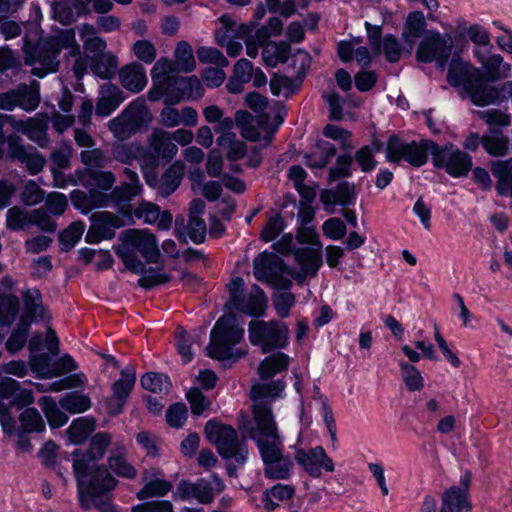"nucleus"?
I'll list each match as a JSON object with an SVG mask.
<instances>
[{"label": "nucleus", "instance_id": "28", "mask_svg": "<svg viewBox=\"0 0 512 512\" xmlns=\"http://www.w3.org/2000/svg\"><path fill=\"white\" fill-rule=\"evenodd\" d=\"M124 99L118 86L111 83L103 85L96 105V114L107 117L120 106Z\"/></svg>", "mask_w": 512, "mask_h": 512}, {"label": "nucleus", "instance_id": "24", "mask_svg": "<svg viewBox=\"0 0 512 512\" xmlns=\"http://www.w3.org/2000/svg\"><path fill=\"white\" fill-rule=\"evenodd\" d=\"M149 147L154 157L165 160L173 159L178 152L177 145L173 142L170 132L163 129H154L148 138Z\"/></svg>", "mask_w": 512, "mask_h": 512}, {"label": "nucleus", "instance_id": "50", "mask_svg": "<svg viewBox=\"0 0 512 512\" xmlns=\"http://www.w3.org/2000/svg\"><path fill=\"white\" fill-rule=\"evenodd\" d=\"M175 66L178 71L189 73L196 67V61L191 45L186 41H180L174 52Z\"/></svg>", "mask_w": 512, "mask_h": 512}, {"label": "nucleus", "instance_id": "20", "mask_svg": "<svg viewBox=\"0 0 512 512\" xmlns=\"http://www.w3.org/2000/svg\"><path fill=\"white\" fill-rule=\"evenodd\" d=\"M78 181L89 192H103L112 189L116 177L111 171L84 168L78 172Z\"/></svg>", "mask_w": 512, "mask_h": 512}, {"label": "nucleus", "instance_id": "16", "mask_svg": "<svg viewBox=\"0 0 512 512\" xmlns=\"http://www.w3.org/2000/svg\"><path fill=\"white\" fill-rule=\"evenodd\" d=\"M48 128L49 116L47 113H37L25 120L16 118L13 120V129L26 136L41 148H46L50 144Z\"/></svg>", "mask_w": 512, "mask_h": 512}, {"label": "nucleus", "instance_id": "15", "mask_svg": "<svg viewBox=\"0 0 512 512\" xmlns=\"http://www.w3.org/2000/svg\"><path fill=\"white\" fill-rule=\"evenodd\" d=\"M123 225L122 218L114 213L107 211L93 213L85 241L96 244L102 240L112 239L115 236L116 229L121 228Z\"/></svg>", "mask_w": 512, "mask_h": 512}, {"label": "nucleus", "instance_id": "36", "mask_svg": "<svg viewBox=\"0 0 512 512\" xmlns=\"http://www.w3.org/2000/svg\"><path fill=\"white\" fill-rule=\"evenodd\" d=\"M290 364V357L283 352H277L267 356L259 364L258 373L262 379L272 378L277 373H280L288 368Z\"/></svg>", "mask_w": 512, "mask_h": 512}, {"label": "nucleus", "instance_id": "10", "mask_svg": "<svg viewBox=\"0 0 512 512\" xmlns=\"http://www.w3.org/2000/svg\"><path fill=\"white\" fill-rule=\"evenodd\" d=\"M453 40L448 34H441L436 30H428L423 35L416 50V59L419 62H436L440 69H444L452 54Z\"/></svg>", "mask_w": 512, "mask_h": 512}, {"label": "nucleus", "instance_id": "19", "mask_svg": "<svg viewBox=\"0 0 512 512\" xmlns=\"http://www.w3.org/2000/svg\"><path fill=\"white\" fill-rule=\"evenodd\" d=\"M481 74V71L469 62L453 58L448 68L447 81L451 86L461 87L465 92Z\"/></svg>", "mask_w": 512, "mask_h": 512}, {"label": "nucleus", "instance_id": "39", "mask_svg": "<svg viewBox=\"0 0 512 512\" xmlns=\"http://www.w3.org/2000/svg\"><path fill=\"white\" fill-rule=\"evenodd\" d=\"M123 112L138 131L151 121V114L146 101L141 97L133 100Z\"/></svg>", "mask_w": 512, "mask_h": 512}, {"label": "nucleus", "instance_id": "34", "mask_svg": "<svg viewBox=\"0 0 512 512\" xmlns=\"http://www.w3.org/2000/svg\"><path fill=\"white\" fill-rule=\"evenodd\" d=\"M205 338L204 330H195L193 332H187L180 330L175 336V346L178 353L181 355L184 363H189L193 357V345H200L202 340Z\"/></svg>", "mask_w": 512, "mask_h": 512}, {"label": "nucleus", "instance_id": "8", "mask_svg": "<svg viewBox=\"0 0 512 512\" xmlns=\"http://www.w3.org/2000/svg\"><path fill=\"white\" fill-rule=\"evenodd\" d=\"M205 434L223 458H234L241 464L246 462L247 446L239 441L238 434L233 427L210 420L205 425Z\"/></svg>", "mask_w": 512, "mask_h": 512}, {"label": "nucleus", "instance_id": "35", "mask_svg": "<svg viewBox=\"0 0 512 512\" xmlns=\"http://www.w3.org/2000/svg\"><path fill=\"white\" fill-rule=\"evenodd\" d=\"M493 176L497 179L496 190L500 195L512 197V158L493 161L490 165Z\"/></svg>", "mask_w": 512, "mask_h": 512}, {"label": "nucleus", "instance_id": "2", "mask_svg": "<svg viewBox=\"0 0 512 512\" xmlns=\"http://www.w3.org/2000/svg\"><path fill=\"white\" fill-rule=\"evenodd\" d=\"M243 433L255 443L263 462L264 476L272 480H287L294 472V459L285 452L284 437L277 423L262 428H246Z\"/></svg>", "mask_w": 512, "mask_h": 512}, {"label": "nucleus", "instance_id": "27", "mask_svg": "<svg viewBox=\"0 0 512 512\" xmlns=\"http://www.w3.org/2000/svg\"><path fill=\"white\" fill-rule=\"evenodd\" d=\"M282 260L273 253L262 252L253 260V274L259 281L272 280L275 272L282 269Z\"/></svg>", "mask_w": 512, "mask_h": 512}, {"label": "nucleus", "instance_id": "6", "mask_svg": "<svg viewBox=\"0 0 512 512\" xmlns=\"http://www.w3.org/2000/svg\"><path fill=\"white\" fill-rule=\"evenodd\" d=\"M204 94V88L196 76L176 77L159 82V90L150 89L148 97L158 101L164 97L165 105H176L182 100H197Z\"/></svg>", "mask_w": 512, "mask_h": 512}, {"label": "nucleus", "instance_id": "44", "mask_svg": "<svg viewBox=\"0 0 512 512\" xmlns=\"http://www.w3.org/2000/svg\"><path fill=\"white\" fill-rule=\"evenodd\" d=\"M290 51V46L287 43L270 42L264 47L262 51V58L267 66L275 67L277 64L288 60Z\"/></svg>", "mask_w": 512, "mask_h": 512}, {"label": "nucleus", "instance_id": "61", "mask_svg": "<svg viewBox=\"0 0 512 512\" xmlns=\"http://www.w3.org/2000/svg\"><path fill=\"white\" fill-rule=\"evenodd\" d=\"M326 197L328 198L327 200L325 196H322L325 204H341L344 206L354 203L356 199L354 187L348 183L339 185L334 192H328Z\"/></svg>", "mask_w": 512, "mask_h": 512}, {"label": "nucleus", "instance_id": "17", "mask_svg": "<svg viewBox=\"0 0 512 512\" xmlns=\"http://www.w3.org/2000/svg\"><path fill=\"white\" fill-rule=\"evenodd\" d=\"M122 239L138 251L147 262L155 263L158 261L160 251L157 240L147 230L129 229L123 233Z\"/></svg>", "mask_w": 512, "mask_h": 512}, {"label": "nucleus", "instance_id": "33", "mask_svg": "<svg viewBox=\"0 0 512 512\" xmlns=\"http://www.w3.org/2000/svg\"><path fill=\"white\" fill-rule=\"evenodd\" d=\"M126 448L122 444H116L108 458L110 470L119 477L134 479L137 471L126 458Z\"/></svg>", "mask_w": 512, "mask_h": 512}, {"label": "nucleus", "instance_id": "40", "mask_svg": "<svg viewBox=\"0 0 512 512\" xmlns=\"http://www.w3.org/2000/svg\"><path fill=\"white\" fill-rule=\"evenodd\" d=\"M184 168L183 162L176 161L164 172L159 185V192L163 197L169 196L178 188L184 175Z\"/></svg>", "mask_w": 512, "mask_h": 512}, {"label": "nucleus", "instance_id": "64", "mask_svg": "<svg viewBox=\"0 0 512 512\" xmlns=\"http://www.w3.org/2000/svg\"><path fill=\"white\" fill-rule=\"evenodd\" d=\"M29 323L24 318H21L17 325V328L11 333L10 337L6 342V349L14 354L21 350L27 340Z\"/></svg>", "mask_w": 512, "mask_h": 512}, {"label": "nucleus", "instance_id": "31", "mask_svg": "<svg viewBox=\"0 0 512 512\" xmlns=\"http://www.w3.org/2000/svg\"><path fill=\"white\" fill-rule=\"evenodd\" d=\"M336 155V147L324 140H319L310 153L304 155V163L310 169H322Z\"/></svg>", "mask_w": 512, "mask_h": 512}, {"label": "nucleus", "instance_id": "23", "mask_svg": "<svg viewBox=\"0 0 512 512\" xmlns=\"http://www.w3.org/2000/svg\"><path fill=\"white\" fill-rule=\"evenodd\" d=\"M473 104L477 106H486L500 102V90L498 87L488 85L483 79V75L468 86L465 91Z\"/></svg>", "mask_w": 512, "mask_h": 512}, {"label": "nucleus", "instance_id": "25", "mask_svg": "<svg viewBox=\"0 0 512 512\" xmlns=\"http://www.w3.org/2000/svg\"><path fill=\"white\" fill-rule=\"evenodd\" d=\"M219 21L221 26L215 32V40L220 46H224L228 40H246L250 36L251 29L249 26L238 23L229 16L223 15L219 18Z\"/></svg>", "mask_w": 512, "mask_h": 512}, {"label": "nucleus", "instance_id": "9", "mask_svg": "<svg viewBox=\"0 0 512 512\" xmlns=\"http://www.w3.org/2000/svg\"><path fill=\"white\" fill-rule=\"evenodd\" d=\"M248 334L251 344L259 346L263 353L285 348L288 344V327L279 321L253 320L249 323Z\"/></svg>", "mask_w": 512, "mask_h": 512}, {"label": "nucleus", "instance_id": "62", "mask_svg": "<svg viewBox=\"0 0 512 512\" xmlns=\"http://www.w3.org/2000/svg\"><path fill=\"white\" fill-rule=\"evenodd\" d=\"M141 386L154 393L168 391L171 383L169 377L162 373L149 372L144 374L140 380Z\"/></svg>", "mask_w": 512, "mask_h": 512}, {"label": "nucleus", "instance_id": "41", "mask_svg": "<svg viewBox=\"0 0 512 512\" xmlns=\"http://www.w3.org/2000/svg\"><path fill=\"white\" fill-rule=\"evenodd\" d=\"M17 94V106L23 110L34 111L40 103L39 83L33 81L29 86L21 84L15 88Z\"/></svg>", "mask_w": 512, "mask_h": 512}, {"label": "nucleus", "instance_id": "42", "mask_svg": "<svg viewBox=\"0 0 512 512\" xmlns=\"http://www.w3.org/2000/svg\"><path fill=\"white\" fill-rule=\"evenodd\" d=\"M27 151L28 149L22 143V139L16 134L4 136L0 140V159L7 157L12 161L19 162Z\"/></svg>", "mask_w": 512, "mask_h": 512}, {"label": "nucleus", "instance_id": "38", "mask_svg": "<svg viewBox=\"0 0 512 512\" xmlns=\"http://www.w3.org/2000/svg\"><path fill=\"white\" fill-rule=\"evenodd\" d=\"M484 150L493 157H503L509 151V138L500 131L489 130V134L482 136Z\"/></svg>", "mask_w": 512, "mask_h": 512}, {"label": "nucleus", "instance_id": "53", "mask_svg": "<svg viewBox=\"0 0 512 512\" xmlns=\"http://www.w3.org/2000/svg\"><path fill=\"white\" fill-rule=\"evenodd\" d=\"M425 28L426 22L424 14L420 11L411 12L406 18L402 38L404 41L409 42L411 39L421 36Z\"/></svg>", "mask_w": 512, "mask_h": 512}, {"label": "nucleus", "instance_id": "13", "mask_svg": "<svg viewBox=\"0 0 512 512\" xmlns=\"http://www.w3.org/2000/svg\"><path fill=\"white\" fill-rule=\"evenodd\" d=\"M224 488L223 481L213 474L211 480L200 478L196 482L181 481L177 486L176 497L185 501L196 500L201 504H209Z\"/></svg>", "mask_w": 512, "mask_h": 512}, {"label": "nucleus", "instance_id": "18", "mask_svg": "<svg viewBox=\"0 0 512 512\" xmlns=\"http://www.w3.org/2000/svg\"><path fill=\"white\" fill-rule=\"evenodd\" d=\"M112 155L122 164H132L137 161L142 168L156 165L155 157L144 146L136 142L114 145Z\"/></svg>", "mask_w": 512, "mask_h": 512}, {"label": "nucleus", "instance_id": "43", "mask_svg": "<svg viewBox=\"0 0 512 512\" xmlns=\"http://www.w3.org/2000/svg\"><path fill=\"white\" fill-rule=\"evenodd\" d=\"M25 314L32 320L44 319V306L42 295L36 288L27 289L22 292Z\"/></svg>", "mask_w": 512, "mask_h": 512}, {"label": "nucleus", "instance_id": "48", "mask_svg": "<svg viewBox=\"0 0 512 512\" xmlns=\"http://www.w3.org/2000/svg\"><path fill=\"white\" fill-rule=\"evenodd\" d=\"M136 382V370L128 365L121 370L120 378L112 385V394L128 399Z\"/></svg>", "mask_w": 512, "mask_h": 512}, {"label": "nucleus", "instance_id": "26", "mask_svg": "<svg viewBox=\"0 0 512 512\" xmlns=\"http://www.w3.org/2000/svg\"><path fill=\"white\" fill-rule=\"evenodd\" d=\"M119 80L125 89L133 93L142 91L148 82L144 67L135 62L125 65L120 69Z\"/></svg>", "mask_w": 512, "mask_h": 512}, {"label": "nucleus", "instance_id": "3", "mask_svg": "<svg viewBox=\"0 0 512 512\" xmlns=\"http://www.w3.org/2000/svg\"><path fill=\"white\" fill-rule=\"evenodd\" d=\"M62 50H68L69 55L77 56L73 65L75 76L80 79L86 71L87 58L80 55V46L76 42L73 29L59 30L43 40L35 58H26V63L33 65L31 73L40 78L56 72L59 67L58 56Z\"/></svg>", "mask_w": 512, "mask_h": 512}, {"label": "nucleus", "instance_id": "14", "mask_svg": "<svg viewBox=\"0 0 512 512\" xmlns=\"http://www.w3.org/2000/svg\"><path fill=\"white\" fill-rule=\"evenodd\" d=\"M294 459L313 478L321 477L322 469L326 472H333L335 470L333 460L327 455L322 446L310 449H297Z\"/></svg>", "mask_w": 512, "mask_h": 512}, {"label": "nucleus", "instance_id": "12", "mask_svg": "<svg viewBox=\"0 0 512 512\" xmlns=\"http://www.w3.org/2000/svg\"><path fill=\"white\" fill-rule=\"evenodd\" d=\"M433 165L436 168L444 169L451 177L460 178L468 175L473 162L469 154L455 148L453 144H446L442 147L436 144Z\"/></svg>", "mask_w": 512, "mask_h": 512}, {"label": "nucleus", "instance_id": "4", "mask_svg": "<svg viewBox=\"0 0 512 512\" xmlns=\"http://www.w3.org/2000/svg\"><path fill=\"white\" fill-rule=\"evenodd\" d=\"M243 336L244 329L238 325L233 315L221 316L210 333L208 356L220 361L233 358V347Z\"/></svg>", "mask_w": 512, "mask_h": 512}, {"label": "nucleus", "instance_id": "60", "mask_svg": "<svg viewBox=\"0 0 512 512\" xmlns=\"http://www.w3.org/2000/svg\"><path fill=\"white\" fill-rule=\"evenodd\" d=\"M81 36L83 39L84 48L94 54H103L106 49V41L98 36H95V28L90 24H84L81 27Z\"/></svg>", "mask_w": 512, "mask_h": 512}, {"label": "nucleus", "instance_id": "59", "mask_svg": "<svg viewBox=\"0 0 512 512\" xmlns=\"http://www.w3.org/2000/svg\"><path fill=\"white\" fill-rule=\"evenodd\" d=\"M85 230V224L81 221L73 222L68 228L63 230L59 235V242L62 250L68 251L72 249L81 239Z\"/></svg>", "mask_w": 512, "mask_h": 512}, {"label": "nucleus", "instance_id": "45", "mask_svg": "<svg viewBox=\"0 0 512 512\" xmlns=\"http://www.w3.org/2000/svg\"><path fill=\"white\" fill-rule=\"evenodd\" d=\"M294 257L305 274L309 272L315 274L322 263L320 250L317 247L299 248L294 252Z\"/></svg>", "mask_w": 512, "mask_h": 512}, {"label": "nucleus", "instance_id": "22", "mask_svg": "<svg viewBox=\"0 0 512 512\" xmlns=\"http://www.w3.org/2000/svg\"><path fill=\"white\" fill-rule=\"evenodd\" d=\"M123 175L125 180L122 181L119 186L113 188L111 193L108 194L110 196V202L115 201L120 203L131 201L136 196H139L143 191V185L140 182L138 174L134 170L125 168L123 170Z\"/></svg>", "mask_w": 512, "mask_h": 512}, {"label": "nucleus", "instance_id": "63", "mask_svg": "<svg viewBox=\"0 0 512 512\" xmlns=\"http://www.w3.org/2000/svg\"><path fill=\"white\" fill-rule=\"evenodd\" d=\"M177 70L174 62L160 58L156 61L153 68L151 69V77L154 83V88L159 90V82L171 79L173 73Z\"/></svg>", "mask_w": 512, "mask_h": 512}, {"label": "nucleus", "instance_id": "58", "mask_svg": "<svg viewBox=\"0 0 512 512\" xmlns=\"http://www.w3.org/2000/svg\"><path fill=\"white\" fill-rule=\"evenodd\" d=\"M108 127L114 137L119 140H125L138 132L123 111L119 116L109 121Z\"/></svg>", "mask_w": 512, "mask_h": 512}, {"label": "nucleus", "instance_id": "52", "mask_svg": "<svg viewBox=\"0 0 512 512\" xmlns=\"http://www.w3.org/2000/svg\"><path fill=\"white\" fill-rule=\"evenodd\" d=\"M61 408L71 414L87 411L91 407V400L87 395L67 393L59 400Z\"/></svg>", "mask_w": 512, "mask_h": 512}, {"label": "nucleus", "instance_id": "47", "mask_svg": "<svg viewBox=\"0 0 512 512\" xmlns=\"http://www.w3.org/2000/svg\"><path fill=\"white\" fill-rule=\"evenodd\" d=\"M19 311L18 297L12 294L0 295V329L9 327Z\"/></svg>", "mask_w": 512, "mask_h": 512}, {"label": "nucleus", "instance_id": "55", "mask_svg": "<svg viewBox=\"0 0 512 512\" xmlns=\"http://www.w3.org/2000/svg\"><path fill=\"white\" fill-rule=\"evenodd\" d=\"M136 250L122 239V245L117 248L116 254L121 258L125 267L133 273L140 274L144 270V265L136 254Z\"/></svg>", "mask_w": 512, "mask_h": 512}, {"label": "nucleus", "instance_id": "51", "mask_svg": "<svg viewBox=\"0 0 512 512\" xmlns=\"http://www.w3.org/2000/svg\"><path fill=\"white\" fill-rule=\"evenodd\" d=\"M20 429L28 433L45 431V422L36 408H27L19 415Z\"/></svg>", "mask_w": 512, "mask_h": 512}, {"label": "nucleus", "instance_id": "49", "mask_svg": "<svg viewBox=\"0 0 512 512\" xmlns=\"http://www.w3.org/2000/svg\"><path fill=\"white\" fill-rule=\"evenodd\" d=\"M94 430V422L88 418L80 417L72 421L67 429L68 438L73 444H82Z\"/></svg>", "mask_w": 512, "mask_h": 512}, {"label": "nucleus", "instance_id": "29", "mask_svg": "<svg viewBox=\"0 0 512 512\" xmlns=\"http://www.w3.org/2000/svg\"><path fill=\"white\" fill-rule=\"evenodd\" d=\"M71 201L76 209L80 210L83 214H87L93 208L108 206L110 204V196L103 192L85 193L80 190H74L71 193Z\"/></svg>", "mask_w": 512, "mask_h": 512}, {"label": "nucleus", "instance_id": "7", "mask_svg": "<svg viewBox=\"0 0 512 512\" xmlns=\"http://www.w3.org/2000/svg\"><path fill=\"white\" fill-rule=\"evenodd\" d=\"M436 143L432 140L422 139L420 141L405 142L396 135L389 137L386 143V160L391 163L406 161L413 167L423 166L428 155L434 158Z\"/></svg>", "mask_w": 512, "mask_h": 512}, {"label": "nucleus", "instance_id": "11", "mask_svg": "<svg viewBox=\"0 0 512 512\" xmlns=\"http://www.w3.org/2000/svg\"><path fill=\"white\" fill-rule=\"evenodd\" d=\"M244 280L236 277L227 285L232 306L250 316L260 317L264 315L267 307V298L264 291L257 285H253L248 294L244 293Z\"/></svg>", "mask_w": 512, "mask_h": 512}, {"label": "nucleus", "instance_id": "57", "mask_svg": "<svg viewBox=\"0 0 512 512\" xmlns=\"http://www.w3.org/2000/svg\"><path fill=\"white\" fill-rule=\"evenodd\" d=\"M92 10L97 14H107L110 12L114 4L111 0H73V7L77 15H85Z\"/></svg>", "mask_w": 512, "mask_h": 512}, {"label": "nucleus", "instance_id": "30", "mask_svg": "<svg viewBox=\"0 0 512 512\" xmlns=\"http://www.w3.org/2000/svg\"><path fill=\"white\" fill-rule=\"evenodd\" d=\"M144 480L147 481L146 484L137 493L139 500H145L154 496H164L172 489V484L164 480L161 472L156 469L145 472Z\"/></svg>", "mask_w": 512, "mask_h": 512}, {"label": "nucleus", "instance_id": "46", "mask_svg": "<svg viewBox=\"0 0 512 512\" xmlns=\"http://www.w3.org/2000/svg\"><path fill=\"white\" fill-rule=\"evenodd\" d=\"M38 404L52 428L62 427L67 423L68 416L58 408L55 400L52 397H41L38 401Z\"/></svg>", "mask_w": 512, "mask_h": 512}, {"label": "nucleus", "instance_id": "1", "mask_svg": "<svg viewBox=\"0 0 512 512\" xmlns=\"http://www.w3.org/2000/svg\"><path fill=\"white\" fill-rule=\"evenodd\" d=\"M110 442L111 436L108 433H97L92 437L86 452L76 450L73 453V470L79 500L84 509L96 507L102 512H117L108 493L117 486L118 481L106 468L97 465Z\"/></svg>", "mask_w": 512, "mask_h": 512}, {"label": "nucleus", "instance_id": "37", "mask_svg": "<svg viewBox=\"0 0 512 512\" xmlns=\"http://www.w3.org/2000/svg\"><path fill=\"white\" fill-rule=\"evenodd\" d=\"M190 240L196 244L203 243L207 233V227L204 220L201 217L189 218L187 226L181 227L178 219H176L175 233L180 241L186 242L185 232Z\"/></svg>", "mask_w": 512, "mask_h": 512}, {"label": "nucleus", "instance_id": "54", "mask_svg": "<svg viewBox=\"0 0 512 512\" xmlns=\"http://www.w3.org/2000/svg\"><path fill=\"white\" fill-rule=\"evenodd\" d=\"M235 122L241 135L250 141H257L260 138V131L255 126L254 117L247 111L239 110L235 114Z\"/></svg>", "mask_w": 512, "mask_h": 512}, {"label": "nucleus", "instance_id": "32", "mask_svg": "<svg viewBox=\"0 0 512 512\" xmlns=\"http://www.w3.org/2000/svg\"><path fill=\"white\" fill-rule=\"evenodd\" d=\"M471 508L465 489L453 486L442 495L440 512H468Z\"/></svg>", "mask_w": 512, "mask_h": 512}, {"label": "nucleus", "instance_id": "5", "mask_svg": "<svg viewBox=\"0 0 512 512\" xmlns=\"http://www.w3.org/2000/svg\"><path fill=\"white\" fill-rule=\"evenodd\" d=\"M285 383L281 380L269 383H257L251 389L253 404V419L243 426L246 428H262L270 425V421L277 423L271 409V403L281 398Z\"/></svg>", "mask_w": 512, "mask_h": 512}, {"label": "nucleus", "instance_id": "56", "mask_svg": "<svg viewBox=\"0 0 512 512\" xmlns=\"http://www.w3.org/2000/svg\"><path fill=\"white\" fill-rule=\"evenodd\" d=\"M117 58L110 54H101L94 58L92 71L102 79H110L117 68Z\"/></svg>", "mask_w": 512, "mask_h": 512}, {"label": "nucleus", "instance_id": "21", "mask_svg": "<svg viewBox=\"0 0 512 512\" xmlns=\"http://www.w3.org/2000/svg\"><path fill=\"white\" fill-rule=\"evenodd\" d=\"M174 105H166L159 115L160 123L166 128H174L180 125L194 127L198 123L197 111L189 106L178 110Z\"/></svg>", "mask_w": 512, "mask_h": 512}]
</instances>
